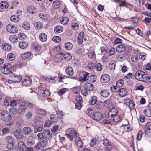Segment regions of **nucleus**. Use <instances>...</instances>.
<instances>
[{"mask_svg":"<svg viewBox=\"0 0 151 151\" xmlns=\"http://www.w3.org/2000/svg\"><path fill=\"white\" fill-rule=\"evenodd\" d=\"M110 80V77L109 75L107 74H104L101 76L100 81L103 83L108 82Z\"/></svg>","mask_w":151,"mask_h":151,"instance_id":"obj_12","label":"nucleus"},{"mask_svg":"<svg viewBox=\"0 0 151 151\" xmlns=\"http://www.w3.org/2000/svg\"><path fill=\"white\" fill-rule=\"evenodd\" d=\"M63 58V56L62 53H59L56 55L55 58V61L57 63L61 61Z\"/></svg>","mask_w":151,"mask_h":151,"instance_id":"obj_18","label":"nucleus"},{"mask_svg":"<svg viewBox=\"0 0 151 151\" xmlns=\"http://www.w3.org/2000/svg\"><path fill=\"white\" fill-rule=\"evenodd\" d=\"M97 103L95 106V108L97 109H101L103 106V103L102 101H99Z\"/></svg>","mask_w":151,"mask_h":151,"instance_id":"obj_59","label":"nucleus"},{"mask_svg":"<svg viewBox=\"0 0 151 151\" xmlns=\"http://www.w3.org/2000/svg\"><path fill=\"white\" fill-rule=\"evenodd\" d=\"M126 49L125 46L124 44H120L117 47L116 51L119 53H122L124 52Z\"/></svg>","mask_w":151,"mask_h":151,"instance_id":"obj_15","label":"nucleus"},{"mask_svg":"<svg viewBox=\"0 0 151 151\" xmlns=\"http://www.w3.org/2000/svg\"><path fill=\"white\" fill-rule=\"evenodd\" d=\"M34 26H35L36 28L40 29L42 28L43 27V24L41 22H36L35 23Z\"/></svg>","mask_w":151,"mask_h":151,"instance_id":"obj_60","label":"nucleus"},{"mask_svg":"<svg viewBox=\"0 0 151 151\" xmlns=\"http://www.w3.org/2000/svg\"><path fill=\"white\" fill-rule=\"evenodd\" d=\"M22 131L24 134L28 135L31 133L32 129L31 128L29 127H26L23 128Z\"/></svg>","mask_w":151,"mask_h":151,"instance_id":"obj_34","label":"nucleus"},{"mask_svg":"<svg viewBox=\"0 0 151 151\" xmlns=\"http://www.w3.org/2000/svg\"><path fill=\"white\" fill-rule=\"evenodd\" d=\"M100 137H96L91 140L90 142V145L91 147H94L96 145L97 142H99L101 141Z\"/></svg>","mask_w":151,"mask_h":151,"instance_id":"obj_24","label":"nucleus"},{"mask_svg":"<svg viewBox=\"0 0 151 151\" xmlns=\"http://www.w3.org/2000/svg\"><path fill=\"white\" fill-rule=\"evenodd\" d=\"M98 98L96 96H92L89 101V103L91 105H93L97 102Z\"/></svg>","mask_w":151,"mask_h":151,"instance_id":"obj_23","label":"nucleus"},{"mask_svg":"<svg viewBox=\"0 0 151 151\" xmlns=\"http://www.w3.org/2000/svg\"><path fill=\"white\" fill-rule=\"evenodd\" d=\"M116 65V63L115 61H111L109 65V67L112 70H114L115 69Z\"/></svg>","mask_w":151,"mask_h":151,"instance_id":"obj_54","label":"nucleus"},{"mask_svg":"<svg viewBox=\"0 0 151 151\" xmlns=\"http://www.w3.org/2000/svg\"><path fill=\"white\" fill-rule=\"evenodd\" d=\"M57 78L56 77L49 76L45 78V80L48 82H50L52 81L53 82L55 83L56 82V79Z\"/></svg>","mask_w":151,"mask_h":151,"instance_id":"obj_47","label":"nucleus"},{"mask_svg":"<svg viewBox=\"0 0 151 151\" xmlns=\"http://www.w3.org/2000/svg\"><path fill=\"white\" fill-rule=\"evenodd\" d=\"M61 2L58 0L54 1L52 4V7L55 9L59 8Z\"/></svg>","mask_w":151,"mask_h":151,"instance_id":"obj_22","label":"nucleus"},{"mask_svg":"<svg viewBox=\"0 0 151 151\" xmlns=\"http://www.w3.org/2000/svg\"><path fill=\"white\" fill-rule=\"evenodd\" d=\"M22 85L27 86L31 85L32 80L30 77L28 76H25L21 78Z\"/></svg>","mask_w":151,"mask_h":151,"instance_id":"obj_6","label":"nucleus"},{"mask_svg":"<svg viewBox=\"0 0 151 151\" xmlns=\"http://www.w3.org/2000/svg\"><path fill=\"white\" fill-rule=\"evenodd\" d=\"M32 47L35 51H40L42 48L41 45L37 43H34L32 45Z\"/></svg>","mask_w":151,"mask_h":151,"instance_id":"obj_30","label":"nucleus"},{"mask_svg":"<svg viewBox=\"0 0 151 151\" xmlns=\"http://www.w3.org/2000/svg\"><path fill=\"white\" fill-rule=\"evenodd\" d=\"M39 88V89L40 91V92L42 93L43 96L46 97L50 96V93L49 91L42 89H41V87H40Z\"/></svg>","mask_w":151,"mask_h":151,"instance_id":"obj_29","label":"nucleus"},{"mask_svg":"<svg viewBox=\"0 0 151 151\" xmlns=\"http://www.w3.org/2000/svg\"><path fill=\"white\" fill-rule=\"evenodd\" d=\"M77 146L80 147H82L83 146V144L81 139L80 137H77L76 139Z\"/></svg>","mask_w":151,"mask_h":151,"instance_id":"obj_43","label":"nucleus"},{"mask_svg":"<svg viewBox=\"0 0 151 151\" xmlns=\"http://www.w3.org/2000/svg\"><path fill=\"white\" fill-rule=\"evenodd\" d=\"M10 20L13 22L16 23L19 21V18L16 15H12L10 17Z\"/></svg>","mask_w":151,"mask_h":151,"instance_id":"obj_49","label":"nucleus"},{"mask_svg":"<svg viewBox=\"0 0 151 151\" xmlns=\"http://www.w3.org/2000/svg\"><path fill=\"white\" fill-rule=\"evenodd\" d=\"M69 19L67 17H64L60 20L61 23L63 25L66 24L69 22Z\"/></svg>","mask_w":151,"mask_h":151,"instance_id":"obj_45","label":"nucleus"},{"mask_svg":"<svg viewBox=\"0 0 151 151\" xmlns=\"http://www.w3.org/2000/svg\"><path fill=\"white\" fill-rule=\"evenodd\" d=\"M35 8L33 6H31L28 7L27 11L30 13L32 14L34 13V12H35Z\"/></svg>","mask_w":151,"mask_h":151,"instance_id":"obj_61","label":"nucleus"},{"mask_svg":"<svg viewBox=\"0 0 151 151\" xmlns=\"http://www.w3.org/2000/svg\"><path fill=\"white\" fill-rule=\"evenodd\" d=\"M12 80L14 83H19L21 80V78L20 76L14 75L12 76Z\"/></svg>","mask_w":151,"mask_h":151,"instance_id":"obj_38","label":"nucleus"},{"mask_svg":"<svg viewBox=\"0 0 151 151\" xmlns=\"http://www.w3.org/2000/svg\"><path fill=\"white\" fill-rule=\"evenodd\" d=\"M38 114L42 116L45 115L46 114V111L43 109H39L37 110Z\"/></svg>","mask_w":151,"mask_h":151,"instance_id":"obj_64","label":"nucleus"},{"mask_svg":"<svg viewBox=\"0 0 151 151\" xmlns=\"http://www.w3.org/2000/svg\"><path fill=\"white\" fill-rule=\"evenodd\" d=\"M10 41L13 43H16L17 42L18 37L15 35H12L9 37Z\"/></svg>","mask_w":151,"mask_h":151,"instance_id":"obj_37","label":"nucleus"},{"mask_svg":"<svg viewBox=\"0 0 151 151\" xmlns=\"http://www.w3.org/2000/svg\"><path fill=\"white\" fill-rule=\"evenodd\" d=\"M63 114L62 112L60 113H57L56 114H52L50 116V119L53 122H57L60 119L63 118Z\"/></svg>","mask_w":151,"mask_h":151,"instance_id":"obj_5","label":"nucleus"},{"mask_svg":"<svg viewBox=\"0 0 151 151\" xmlns=\"http://www.w3.org/2000/svg\"><path fill=\"white\" fill-rule=\"evenodd\" d=\"M94 113V110L91 108H88L86 112V114L91 118Z\"/></svg>","mask_w":151,"mask_h":151,"instance_id":"obj_40","label":"nucleus"},{"mask_svg":"<svg viewBox=\"0 0 151 151\" xmlns=\"http://www.w3.org/2000/svg\"><path fill=\"white\" fill-rule=\"evenodd\" d=\"M1 118L4 122H9L12 120V116L7 111H3L1 113Z\"/></svg>","mask_w":151,"mask_h":151,"instance_id":"obj_4","label":"nucleus"},{"mask_svg":"<svg viewBox=\"0 0 151 151\" xmlns=\"http://www.w3.org/2000/svg\"><path fill=\"white\" fill-rule=\"evenodd\" d=\"M26 148L25 143L21 141L18 143V148L21 151H23Z\"/></svg>","mask_w":151,"mask_h":151,"instance_id":"obj_26","label":"nucleus"},{"mask_svg":"<svg viewBox=\"0 0 151 151\" xmlns=\"http://www.w3.org/2000/svg\"><path fill=\"white\" fill-rule=\"evenodd\" d=\"M65 49L68 50H71L73 48V44L70 42H67L65 44Z\"/></svg>","mask_w":151,"mask_h":151,"instance_id":"obj_58","label":"nucleus"},{"mask_svg":"<svg viewBox=\"0 0 151 151\" xmlns=\"http://www.w3.org/2000/svg\"><path fill=\"white\" fill-rule=\"evenodd\" d=\"M68 90L67 88H64L59 90L57 92V94L59 96H62Z\"/></svg>","mask_w":151,"mask_h":151,"instance_id":"obj_46","label":"nucleus"},{"mask_svg":"<svg viewBox=\"0 0 151 151\" xmlns=\"http://www.w3.org/2000/svg\"><path fill=\"white\" fill-rule=\"evenodd\" d=\"M118 113V110L116 108H112L108 112V115L109 118L114 117V116L117 115Z\"/></svg>","mask_w":151,"mask_h":151,"instance_id":"obj_11","label":"nucleus"},{"mask_svg":"<svg viewBox=\"0 0 151 151\" xmlns=\"http://www.w3.org/2000/svg\"><path fill=\"white\" fill-rule=\"evenodd\" d=\"M63 56L65 59L67 61H70L72 59V56L69 53H65Z\"/></svg>","mask_w":151,"mask_h":151,"instance_id":"obj_50","label":"nucleus"},{"mask_svg":"<svg viewBox=\"0 0 151 151\" xmlns=\"http://www.w3.org/2000/svg\"><path fill=\"white\" fill-rule=\"evenodd\" d=\"M6 28L7 32L12 34L16 33L18 31L17 28L15 26L11 24L7 25Z\"/></svg>","mask_w":151,"mask_h":151,"instance_id":"obj_9","label":"nucleus"},{"mask_svg":"<svg viewBox=\"0 0 151 151\" xmlns=\"http://www.w3.org/2000/svg\"><path fill=\"white\" fill-rule=\"evenodd\" d=\"M95 64L93 62L89 63L87 66V68L88 70H93L95 68Z\"/></svg>","mask_w":151,"mask_h":151,"instance_id":"obj_51","label":"nucleus"},{"mask_svg":"<svg viewBox=\"0 0 151 151\" xmlns=\"http://www.w3.org/2000/svg\"><path fill=\"white\" fill-rule=\"evenodd\" d=\"M22 27L25 30H29L30 29L29 23L27 22H25L23 23Z\"/></svg>","mask_w":151,"mask_h":151,"instance_id":"obj_53","label":"nucleus"},{"mask_svg":"<svg viewBox=\"0 0 151 151\" xmlns=\"http://www.w3.org/2000/svg\"><path fill=\"white\" fill-rule=\"evenodd\" d=\"M88 56L90 58L95 59L96 58V55L94 51L90 50L88 52Z\"/></svg>","mask_w":151,"mask_h":151,"instance_id":"obj_42","label":"nucleus"},{"mask_svg":"<svg viewBox=\"0 0 151 151\" xmlns=\"http://www.w3.org/2000/svg\"><path fill=\"white\" fill-rule=\"evenodd\" d=\"M102 142L103 145L106 146H109L111 145V141L107 138H104Z\"/></svg>","mask_w":151,"mask_h":151,"instance_id":"obj_52","label":"nucleus"},{"mask_svg":"<svg viewBox=\"0 0 151 151\" xmlns=\"http://www.w3.org/2000/svg\"><path fill=\"white\" fill-rule=\"evenodd\" d=\"M143 112L145 116L149 117L151 116V110L150 109H145L144 110Z\"/></svg>","mask_w":151,"mask_h":151,"instance_id":"obj_56","label":"nucleus"},{"mask_svg":"<svg viewBox=\"0 0 151 151\" xmlns=\"http://www.w3.org/2000/svg\"><path fill=\"white\" fill-rule=\"evenodd\" d=\"M2 49L6 51H9L11 49V46L8 43H5L1 45Z\"/></svg>","mask_w":151,"mask_h":151,"instance_id":"obj_35","label":"nucleus"},{"mask_svg":"<svg viewBox=\"0 0 151 151\" xmlns=\"http://www.w3.org/2000/svg\"><path fill=\"white\" fill-rule=\"evenodd\" d=\"M77 132L74 130H70L66 136L69 140L71 141L74 138H77Z\"/></svg>","mask_w":151,"mask_h":151,"instance_id":"obj_8","label":"nucleus"},{"mask_svg":"<svg viewBox=\"0 0 151 151\" xmlns=\"http://www.w3.org/2000/svg\"><path fill=\"white\" fill-rule=\"evenodd\" d=\"M118 92L119 95L122 97L125 96L127 93V90L125 88H120Z\"/></svg>","mask_w":151,"mask_h":151,"instance_id":"obj_19","label":"nucleus"},{"mask_svg":"<svg viewBox=\"0 0 151 151\" xmlns=\"http://www.w3.org/2000/svg\"><path fill=\"white\" fill-rule=\"evenodd\" d=\"M8 6V4L5 1H2L0 3V8L2 9H7Z\"/></svg>","mask_w":151,"mask_h":151,"instance_id":"obj_32","label":"nucleus"},{"mask_svg":"<svg viewBox=\"0 0 151 151\" xmlns=\"http://www.w3.org/2000/svg\"><path fill=\"white\" fill-rule=\"evenodd\" d=\"M63 30V27L60 26L58 25L55 27L54 29L55 33L58 34L61 32Z\"/></svg>","mask_w":151,"mask_h":151,"instance_id":"obj_41","label":"nucleus"},{"mask_svg":"<svg viewBox=\"0 0 151 151\" xmlns=\"http://www.w3.org/2000/svg\"><path fill=\"white\" fill-rule=\"evenodd\" d=\"M16 67L15 65H12L11 63H6L1 66L0 71L4 74L8 75L12 72L11 70Z\"/></svg>","mask_w":151,"mask_h":151,"instance_id":"obj_2","label":"nucleus"},{"mask_svg":"<svg viewBox=\"0 0 151 151\" xmlns=\"http://www.w3.org/2000/svg\"><path fill=\"white\" fill-rule=\"evenodd\" d=\"M43 133L45 138L49 139L52 136V132L49 130L45 129L43 131Z\"/></svg>","mask_w":151,"mask_h":151,"instance_id":"obj_21","label":"nucleus"},{"mask_svg":"<svg viewBox=\"0 0 151 151\" xmlns=\"http://www.w3.org/2000/svg\"><path fill=\"white\" fill-rule=\"evenodd\" d=\"M142 131L141 130H139L138 132L137 137V139L138 141H140L142 136Z\"/></svg>","mask_w":151,"mask_h":151,"instance_id":"obj_63","label":"nucleus"},{"mask_svg":"<svg viewBox=\"0 0 151 151\" xmlns=\"http://www.w3.org/2000/svg\"><path fill=\"white\" fill-rule=\"evenodd\" d=\"M104 104V106L107 108H110L113 105L112 102L110 99H107L105 101Z\"/></svg>","mask_w":151,"mask_h":151,"instance_id":"obj_27","label":"nucleus"},{"mask_svg":"<svg viewBox=\"0 0 151 151\" xmlns=\"http://www.w3.org/2000/svg\"><path fill=\"white\" fill-rule=\"evenodd\" d=\"M103 118L102 114L99 111L95 112L92 118L94 120L99 121L102 120Z\"/></svg>","mask_w":151,"mask_h":151,"instance_id":"obj_10","label":"nucleus"},{"mask_svg":"<svg viewBox=\"0 0 151 151\" xmlns=\"http://www.w3.org/2000/svg\"><path fill=\"white\" fill-rule=\"evenodd\" d=\"M134 77L138 81L147 83L150 82V78L149 75L142 70L137 71L135 73Z\"/></svg>","mask_w":151,"mask_h":151,"instance_id":"obj_1","label":"nucleus"},{"mask_svg":"<svg viewBox=\"0 0 151 151\" xmlns=\"http://www.w3.org/2000/svg\"><path fill=\"white\" fill-rule=\"evenodd\" d=\"M9 111L12 114H17L19 112L18 109L14 107L10 108L9 110Z\"/></svg>","mask_w":151,"mask_h":151,"instance_id":"obj_57","label":"nucleus"},{"mask_svg":"<svg viewBox=\"0 0 151 151\" xmlns=\"http://www.w3.org/2000/svg\"><path fill=\"white\" fill-rule=\"evenodd\" d=\"M89 73L85 71H82L80 73L79 79V81L83 83L87 79V77L89 76Z\"/></svg>","mask_w":151,"mask_h":151,"instance_id":"obj_7","label":"nucleus"},{"mask_svg":"<svg viewBox=\"0 0 151 151\" xmlns=\"http://www.w3.org/2000/svg\"><path fill=\"white\" fill-rule=\"evenodd\" d=\"M14 134L15 137L17 139H21L23 138V134L21 130L17 129L14 132Z\"/></svg>","mask_w":151,"mask_h":151,"instance_id":"obj_13","label":"nucleus"},{"mask_svg":"<svg viewBox=\"0 0 151 151\" xmlns=\"http://www.w3.org/2000/svg\"><path fill=\"white\" fill-rule=\"evenodd\" d=\"M27 64V62L23 60H20L17 62V65L19 67L22 68L23 66L26 65Z\"/></svg>","mask_w":151,"mask_h":151,"instance_id":"obj_44","label":"nucleus"},{"mask_svg":"<svg viewBox=\"0 0 151 151\" xmlns=\"http://www.w3.org/2000/svg\"><path fill=\"white\" fill-rule=\"evenodd\" d=\"M39 144L41 147L43 148L45 147L48 145V140L45 138H42L39 141Z\"/></svg>","mask_w":151,"mask_h":151,"instance_id":"obj_14","label":"nucleus"},{"mask_svg":"<svg viewBox=\"0 0 151 151\" xmlns=\"http://www.w3.org/2000/svg\"><path fill=\"white\" fill-rule=\"evenodd\" d=\"M17 103L19 105L18 110L19 114H21L24 112L27 109L26 101L23 99H20L17 100Z\"/></svg>","mask_w":151,"mask_h":151,"instance_id":"obj_3","label":"nucleus"},{"mask_svg":"<svg viewBox=\"0 0 151 151\" xmlns=\"http://www.w3.org/2000/svg\"><path fill=\"white\" fill-rule=\"evenodd\" d=\"M100 94L103 97L107 98L109 96L110 93L107 89H103L100 92Z\"/></svg>","mask_w":151,"mask_h":151,"instance_id":"obj_25","label":"nucleus"},{"mask_svg":"<svg viewBox=\"0 0 151 151\" xmlns=\"http://www.w3.org/2000/svg\"><path fill=\"white\" fill-rule=\"evenodd\" d=\"M67 75L69 76H72L74 74L73 69V68L70 66L67 67L65 70Z\"/></svg>","mask_w":151,"mask_h":151,"instance_id":"obj_28","label":"nucleus"},{"mask_svg":"<svg viewBox=\"0 0 151 151\" xmlns=\"http://www.w3.org/2000/svg\"><path fill=\"white\" fill-rule=\"evenodd\" d=\"M19 47L22 49H24L27 48L28 46V43L25 41H22L19 44Z\"/></svg>","mask_w":151,"mask_h":151,"instance_id":"obj_39","label":"nucleus"},{"mask_svg":"<svg viewBox=\"0 0 151 151\" xmlns=\"http://www.w3.org/2000/svg\"><path fill=\"white\" fill-rule=\"evenodd\" d=\"M139 21V19L137 17H133L131 19L132 23L134 24V26H135V27L137 26Z\"/></svg>","mask_w":151,"mask_h":151,"instance_id":"obj_55","label":"nucleus"},{"mask_svg":"<svg viewBox=\"0 0 151 151\" xmlns=\"http://www.w3.org/2000/svg\"><path fill=\"white\" fill-rule=\"evenodd\" d=\"M84 35V34L83 32H81L80 33L77 38V42L78 44L81 45L82 43Z\"/></svg>","mask_w":151,"mask_h":151,"instance_id":"obj_17","label":"nucleus"},{"mask_svg":"<svg viewBox=\"0 0 151 151\" xmlns=\"http://www.w3.org/2000/svg\"><path fill=\"white\" fill-rule=\"evenodd\" d=\"M7 58L9 61H13L15 59V55L12 53H9L7 55Z\"/></svg>","mask_w":151,"mask_h":151,"instance_id":"obj_48","label":"nucleus"},{"mask_svg":"<svg viewBox=\"0 0 151 151\" xmlns=\"http://www.w3.org/2000/svg\"><path fill=\"white\" fill-rule=\"evenodd\" d=\"M88 76L86 80L87 82L92 83L96 80V76L95 75H93Z\"/></svg>","mask_w":151,"mask_h":151,"instance_id":"obj_20","label":"nucleus"},{"mask_svg":"<svg viewBox=\"0 0 151 151\" xmlns=\"http://www.w3.org/2000/svg\"><path fill=\"white\" fill-rule=\"evenodd\" d=\"M110 119L114 122H118L120 121L121 117L118 114L110 118Z\"/></svg>","mask_w":151,"mask_h":151,"instance_id":"obj_31","label":"nucleus"},{"mask_svg":"<svg viewBox=\"0 0 151 151\" xmlns=\"http://www.w3.org/2000/svg\"><path fill=\"white\" fill-rule=\"evenodd\" d=\"M84 88H85L88 91H92L94 88V86L91 83L87 82L85 83L84 85Z\"/></svg>","mask_w":151,"mask_h":151,"instance_id":"obj_16","label":"nucleus"},{"mask_svg":"<svg viewBox=\"0 0 151 151\" xmlns=\"http://www.w3.org/2000/svg\"><path fill=\"white\" fill-rule=\"evenodd\" d=\"M124 81L122 80H120L117 81L116 83V86L119 89L120 87H121L123 85Z\"/></svg>","mask_w":151,"mask_h":151,"instance_id":"obj_62","label":"nucleus"},{"mask_svg":"<svg viewBox=\"0 0 151 151\" xmlns=\"http://www.w3.org/2000/svg\"><path fill=\"white\" fill-rule=\"evenodd\" d=\"M32 55L31 52H27L22 53L21 55V57L22 59H25L30 58Z\"/></svg>","mask_w":151,"mask_h":151,"instance_id":"obj_33","label":"nucleus"},{"mask_svg":"<svg viewBox=\"0 0 151 151\" xmlns=\"http://www.w3.org/2000/svg\"><path fill=\"white\" fill-rule=\"evenodd\" d=\"M47 36L44 33H41L39 35V38L40 40L42 42H45L47 40Z\"/></svg>","mask_w":151,"mask_h":151,"instance_id":"obj_36","label":"nucleus"}]
</instances>
